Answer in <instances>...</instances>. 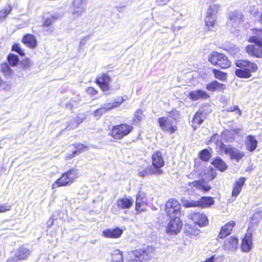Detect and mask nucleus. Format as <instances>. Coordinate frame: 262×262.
Segmentation results:
<instances>
[{
	"label": "nucleus",
	"mask_w": 262,
	"mask_h": 262,
	"mask_svg": "<svg viewBox=\"0 0 262 262\" xmlns=\"http://www.w3.org/2000/svg\"><path fill=\"white\" fill-rule=\"evenodd\" d=\"M259 21L262 24V13H261V15L260 16Z\"/></svg>",
	"instance_id": "nucleus-59"
},
{
	"label": "nucleus",
	"mask_w": 262,
	"mask_h": 262,
	"mask_svg": "<svg viewBox=\"0 0 262 262\" xmlns=\"http://www.w3.org/2000/svg\"><path fill=\"white\" fill-rule=\"evenodd\" d=\"M234 50H235L234 53H236L238 51V49L237 48H235Z\"/></svg>",
	"instance_id": "nucleus-61"
},
{
	"label": "nucleus",
	"mask_w": 262,
	"mask_h": 262,
	"mask_svg": "<svg viewBox=\"0 0 262 262\" xmlns=\"http://www.w3.org/2000/svg\"><path fill=\"white\" fill-rule=\"evenodd\" d=\"M244 15L239 11L230 12L228 14L227 25L236 28L243 21Z\"/></svg>",
	"instance_id": "nucleus-12"
},
{
	"label": "nucleus",
	"mask_w": 262,
	"mask_h": 262,
	"mask_svg": "<svg viewBox=\"0 0 262 262\" xmlns=\"http://www.w3.org/2000/svg\"><path fill=\"white\" fill-rule=\"evenodd\" d=\"M152 164L154 174L158 176L163 173V171L161 169L164 165L162 154L160 151H157L152 155Z\"/></svg>",
	"instance_id": "nucleus-9"
},
{
	"label": "nucleus",
	"mask_w": 262,
	"mask_h": 262,
	"mask_svg": "<svg viewBox=\"0 0 262 262\" xmlns=\"http://www.w3.org/2000/svg\"><path fill=\"white\" fill-rule=\"evenodd\" d=\"M54 224V219L50 217L47 223V227L50 228Z\"/></svg>",
	"instance_id": "nucleus-55"
},
{
	"label": "nucleus",
	"mask_w": 262,
	"mask_h": 262,
	"mask_svg": "<svg viewBox=\"0 0 262 262\" xmlns=\"http://www.w3.org/2000/svg\"><path fill=\"white\" fill-rule=\"evenodd\" d=\"M211 189V187L209 185H204L202 184V188L201 190H204L205 191H208Z\"/></svg>",
	"instance_id": "nucleus-56"
},
{
	"label": "nucleus",
	"mask_w": 262,
	"mask_h": 262,
	"mask_svg": "<svg viewBox=\"0 0 262 262\" xmlns=\"http://www.w3.org/2000/svg\"><path fill=\"white\" fill-rule=\"evenodd\" d=\"M246 178L244 177H242L237 181L236 182L235 185L242 188L243 185L244 184Z\"/></svg>",
	"instance_id": "nucleus-51"
},
{
	"label": "nucleus",
	"mask_w": 262,
	"mask_h": 262,
	"mask_svg": "<svg viewBox=\"0 0 262 262\" xmlns=\"http://www.w3.org/2000/svg\"><path fill=\"white\" fill-rule=\"evenodd\" d=\"M242 188L235 185L232 190V196H236L241 192Z\"/></svg>",
	"instance_id": "nucleus-49"
},
{
	"label": "nucleus",
	"mask_w": 262,
	"mask_h": 262,
	"mask_svg": "<svg viewBox=\"0 0 262 262\" xmlns=\"http://www.w3.org/2000/svg\"><path fill=\"white\" fill-rule=\"evenodd\" d=\"M88 0H75L74 2V9L72 17L73 18L80 16L85 10V5Z\"/></svg>",
	"instance_id": "nucleus-13"
},
{
	"label": "nucleus",
	"mask_w": 262,
	"mask_h": 262,
	"mask_svg": "<svg viewBox=\"0 0 262 262\" xmlns=\"http://www.w3.org/2000/svg\"><path fill=\"white\" fill-rule=\"evenodd\" d=\"M255 36H251L248 41L254 42L255 45H248L246 47L247 52L251 56L257 57H262V29H255Z\"/></svg>",
	"instance_id": "nucleus-2"
},
{
	"label": "nucleus",
	"mask_w": 262,
	"mask_h": 262,
	"mask_svg": "<svg viewBox=\"0 0 262 262\" xmlns=\"http://www.w3.org/2000/svg\"><path fill=\"white\" fill-rule=\"evenodd\" d=\"M152 247L148 246L143 250L132 251L129 253L130 258L127 262H141L142 260H149L154 253Z\"/></svg>",
	"instance_id": "nucleus-4"
},
{
	"label": "nucleus",
	"mask_w": 262,
	"mask_h": 262,
	"mask_svg": "<svg viewBox=\"0 0 262 262\" xmlns=\"http://www.w3.org/2000/svg\"><path fill=\"white\" fill-rule=\"evenodd\" d=\"M153 168L151 166L147 167L146 168H141L139 170V176L142 177H146L150 174H154L152 173Z\"/></svg>",
	"instance_id": "nucleus-39"
},
{
	"label": "nucleus",
	"mask_w": 262,
	"mask_h": 262,
	"mask_svg": "<svg viewBox=\"0 0 262 262\" xmlns=\"http://www.w3.org/2000/svg\"><path fill=\"white\" fill-rule=\"evenodd\" d=\"M12 51L17 52L20 55H25L24 51L20 48L19 44H14L12 47Z\"/></svg>",
	"instance_id": "nucleus-46"
},
{
	"label": "nucleus",
	"mask_w": 262,
	"mask_h": 262,
	"mask_svg": "<svg viewBox=\"0 0 262 262\" xmlns=\"http://www.w3.org/2000/svg\"><path fill=\"white\" fill-rule=\"evenodd\" d=\"M258 213L259 212H262V207L258 208Z\"/></svg>",
	"instance_id": "nucleus-60"
},
{
	"label": "nucleus",
	"mask_w": 262,
	"mask_h": 262,
	"mask_svg": "<svg viewBox=\"0 0 262 262\" xmlns=\"http://www.w3.org/2000/svg\"><path fill=\"white\" fill-rule=\"evenodd\" d=\"M12 260H11V259H8V260H7V262H12Z\"/></svg>",
	"instance_id": "nucleus-62"
},
{
	"label": "nucleus",
	"mask_w": 262,
	"mask_h": 262,
	"mask_svg": "<svg viewBox=\"0 0 262 262\" xmlns=\"http://www.w3.org/2000/svg\"><path fill=\"white\" fill-rule=\"evenodd\" d=\"M12 8L9 6L4 10L0 11V23L4 21L6 18L7 16L10 13Z\"/></svg>",
	"instance_id": "nucleus-43"
},
{
	"label": "nucleus",
	"mask_w": 262,
	"mask_h": 262,
	"mask_svg": "<svg viewBox=\"0 0 262 262\" xmlns=\"http://www.w3.org/2000/svg\"><path fill=\"white\" fill-rule=\"evenodd\" d=\"M125 8V6H117L116 9L118 11L121 12L123 11L124 8Z\"/></svg>",
	"instance_id": "nucleus-57"
},
{
	"label": "nucleus",
	"mask_w": 262,
	"mask_h": 262,
	"mask_svg": "<svg viewBox=\"0 0 262 262\" xmlns=\"http://www.w3.org/2000/svg\"><path fill=\"white\" fill-rule=\"evenodd\" d=\"M234 225L235 222L233 221H231L227 223L224 226L222 227L218 237L223 238L229 235L231 233Z\"/></svg>",
	"instance_id": "nucleus-22"
},
{
	"label": "nucleus",
	"mask_w": 262,
	"mask_h": 262,
	"mask_svg": "<svg viewBox=\"0 0 262 262\" xmlns=\"http://www.w3.org/2000/svg\"><path fill=\"white\" fill-rule=\"evenodd\" d=\"M86 92L88 94L91 95H95L98 93V91L93 87H89L86 89Z\"/></svg>",
	"instance_id": "nucleus-50"
},
{
	"label": "nucleus",
	"mask_w": 262,
	"mask_h": 262,
	"mask_svg": "<svg viewBox=\"0 0 262 262\" xmlns=\"http://www.w3.org/2000/svg\"><path fill=\"white\" fill-rule=\"evenodd\" d=\"M146 199L143 192H139L137 194L136 201V209L138 211H142L145 209Z\"/></svg>",
	"instance_id": "nucleus-19"
},
{
	"label": "nucleus",
	"mask_w": 262,
	"mask_h": 262,
	"mask_svg": "<svg viewBox=\"0 0 262 262\" xmlns=\"http://www.w3.org/2000/svg\"><path fill=\"white\" fill-rule=\"evenodd\" d=\"M212 72L215 78L222 81H226L227 79V74L226 73L215 69H213Z\"/></svg>",
	"instance_id": "nucleus-32"
},
{
	"label": "nucleus",
	"mask_w": 262,
	"mask_h": 262,
	"mask_svg": "<svg viewBox=\"0 0 262 262\" xmlns=\"http://www.w3.org/2000/svg\"><path fill=\"white\" fill-rule=\"evenodd\" d=\"M191 219L200 226H206L208 220L205 214L200 212H194L190 215Z\"/></svg>",
	"instance_id": "nucleus-16"
},
{
	"label": "nucleus",
	"mask_w": 262,
	"mask_h": 262,
	"mask_svg": "<svg viewBox=\"0 0 262 262\" xmlns=\"http://www.w3.org/2000/svg\"><path fill=\"white\" fill-rule=\"evenodd\" d=\"M9 63L12 66H15L17 64L19 61L18 57L14 54H10L7 57Z\"/></svg>",
	"instance_id": "nucleus-42"
},
{
	"label": "nucleus",
	"mask_w": 262,
	"mask_h": 262,
	"mask_svg": "<svg viewBox=\"0 0 262 262\" xmlns=\"http://www.w3.org/2000/svg\"><path fill=\"white\" fill-rule=\"evenodd\" d=\"M205 116L203 114L202 111H198L196 113L193 118V123L197 124H201L202 123L205 119Z\"/></svg>",
	"instance_id": "nucleus-34"
},
{
	"label": "nucleus",
	"mask_w": 262,
	"mask_h": 262,
	"mask_svg": "<svg viewBox=\"0 0 262 262\" xmlns=\"http://www.w3.org/2000/svg\"><path fill=\"white\" fill-rule=\"evenodd\" d=\"M111 81V77L106 73L102 74L96 79L97 83L103 92L107 91L109 90V84Z\"/></svg>",
	"instance_id": "nucleus-14"
},
{
	"label": "nucleus",
	"mask_w": 262,
	"mask_h": 262,
	"mask_svg": "<svg viewBox=\"0 0 262 262\" xmlns=\"http://www.w3.org/2000/svg\"><path fill=\"white\" fill-rule=\"evenodd\" d=\"M22 42L30 48L34 49L37 46L36 38L32 34L25 35L22 39Z\"/></svg>",
	"instance_id": "nucleus-26"
},
{
	"label": "nucleus",
	"mask_w": 262,
	"mask_h": 262,
	"mask_svg": "<svg viewBox=\"0 0 262 262\" xmlns=\"http://www.w3.org/2000/svg\"><path fill=\"white\" fill-rule=\"evenodd\" d=\"M214 200L212 197L202 196L197 200L198 207L201 208L208 207L214 204Z\"/></svg>",
	"instance_id": "nucleus-28"
},
{
	"label": "nucleus",
	"mask_w": 262,
	"mask_h": 262,
	"mask_svg": "<svg viewBox=\"0 0 262 262\" xmlns=\"http://www.w3.org/2000/svg\"><path fill=\"white\" fill-rule=\"evenodd\" d=\"M227 111L228 112H235L236 114H238L239 115H241V110L239 109L238 106L233 105L227 108Z\"/></svg>",
	"instance_id": "nucleus-47"
},
{
	"label": "nucleus",
	"mask_w": 262,
	"mask_h": 262,
	"mask_svg": "<svg viewBox=\"0 0 262 262\" xmlns=\"http://www.w3.org/2000/svg\"><path fill=\"white\" fill-rule=\"evenodd\" d=\"M133 129L132 126L122 124L115 126L113 127L111 135L116 139H121L124 136L128 135Z\"/></svg>",
	"instance_id": "nucleus-10"
},
{
	"label": "nucleus",
	"mask_w": 262,
	"mask_h": 262,
	"mask_svg": "<svg viewBox=\"0 0 262 262\" xmlns=\"http://www.w3.org/2000/svg\"><path fill=\"white\" fill-rule=\"evenodd\" d=\"M199 156L201 160L205 161H208L211 155L208 149H205L200 152Z\"/></svg>",
	"instance_id": "nucleus-41"
},
{
	"label": "nucleus",
	"mask_w": 262,
	"mask_h": 262,
	"mask_svg": "<svg viewBox=\"0 0 262 262\" xmlns=\"http://www.w3.org/2000/svg\"><path fill=\"white\" fill-rule=\"evenodd\" d=\"M1 70L2 72L6 77H10L13 73L12 70L6 63L2 64Z\"/></svg>",
	"instance_id": "nucleus-38"
},
{
	"label": "nucleus",
	"mask_w": 262,
	"mask_h": 262,
	"mask_svg": "<svg viewBox=\"0 0 262 262\" xmlns=\"http://www.w3.org/2000/svg\"><path fill=\"white\" fill-rule=\"evenodd\" d=\"M178 116V112L176 111H172L168 113L166 116L159 118L157 122L162 130L170 135L174 133L178 129L177 122Z\"/></svg>",
	"instance_id": "nucleus-1"
},
{
	"label": "nucleus",
	"mask_w": 262,
	"mask_h": 262,
	"mask_svg": "<svg viewBox=\"0 0 262 262\" xmlns=\"http://www.w3.org/2000/svg\"><path fill=\"white\" fill-rule=\"evenodd\" d=\"M181 204L177 200L169 199L166 204L165 210L167 215L171 218L178 217L180 214Z\"/></svg>",
	"instance_id": "nucleus-8"
},
{
	"label": "nucleus",
	"mask_w": 262,
	"mask_h": 262,
	"mask_svg": "<svg viewBox=\"0 0 262 262\" xmlns=\"http://www.w3.org/2000/svg\"><path fill=\"white\" fill-rule=\"evenodd\" d=\"M239 69H236L235 70V73L236 75L241 78H249L251 76V74H250L249 72H247L244 69H243L242 67H239Z\"/></svg>",
	"instance_id": "nucleus-31"
},
{
	"label": "nucleus",
	"mask_w": 262,
	"mask_h": 262,
	"mask_svg": "<svg viewBox=\"0 0 262 262\" xmlns=\"http://www.w3.org/2000/svg\"><path fill=\"white\" fill-rule=\"evenodd\" d=\"M225 151L226 153L229 154L230 158L232 159L236 160L237 162H238L239 160L242 159L245 156L244 153L242 152L239 150L232 147L226 148Z\"/></svg>",
	"instance_id": "nucleus-23"
},
{
	"label": "nucleus",
	"mask_w": 262,
	"mask_h": 262,
	"mask_svg": "<svg viewBox=\"0 0 262 262\" xmlns=\"http://www.w3.org/2000/svg\"><path fill=\"white\" fill-rule=\"evenodd\" d=\"M252 245V233L247 232L242 243V249L244 252H248L251 249Z\"/></svg>",
	"instance_id": "nucleus-21"
},
{
	"label": "nucleus",
	"mask_w": 262,
	"mask_h": 262,
	"mask_svg": "<svg viewBox=\"0 0 262 262\" xmlns=\"http://www.w3.org/2000/svg\"><path fill=\"white\" fill-rule=\"evenodd\" d=\"M134 200L131 196H126L118 199L116 200L115 205L112 207V211L117 214L119 210H128L133 205Z\"/></svg>",
	"instance_id": "nucleus-7"
},
{
	"label": "nucleus",
	"mask_w": 262,
	"mask_h": 262,
	"mask_svg": "<svg viewBox=\"0 0 262 262\" xmlns=\"http://www.w3.org/2000/svg\"><path fill=\"white\" fill-rule=\"evenodd\" d=\"M180 29H181V27H179V26H174L173 27V30L174 31H176V30H180Z\"/></svg>",
	"instance_id": "nucleus-58"
},
{
	"label": "nucleus",
	"mask_w": 262,
	"mask_h": 262,
	"mask_svg": "<svg viewBox=\"0 0 262 262\" xmlns=\"http://www.w3.org/2000/svg\"><path fill=\"white\" fill-rule=\"evenodd\" d=\"M142 116V111L141 110H138L134 114V121L135 122H138L141 120Z\"/></svg>",
	"instance_id": "nucleus-44"
},
{
	"label": "nucleus",
	"mask_w": 262,
	"mask_h": 262,
	"mask_svg": "<svg viewBox=\"0 0 262 262\" xmlns=\"http://www.w3.org/2000/svg\"><path fill=\"white\" fill-rule=\"evenodd\" d=\"M30 253V250L24 246H21L18 248L15 254V257L13 259L16 260L17 259H25L28 257Z\"/></svg>",
	"instance_id": "nucleus-24"
},
{
	"label": "nucleus",
	"mask_w": 262,
	"mask_h": 262,
	"mask_svg": "<svg viewBox=\"0 0 262 262\" xmlns=\"http://www.w3.org/2000/svg\"><path fill=\"white\" fill-rule=\"evenodd\" d=\"M188 186L191 188L194 187L196 189L201 190V188H202V183L200 181H194L189 183Z\"/></svg>",
	"instance_id": "nucleus-45"
},
{
	"label": "nucleus",
	"mask_w": 262,
	"mask_h": 262,
	"mask_svg": "<svg viewBox=\"0 0 262 262\" xmlns=\"http://www.w3.org/2000/svg\"><path fill=\"white\" fill-rule=\"evenodd\" d=\"M206 89L211 92L221 91L225 89V84L213 80L206 85Z\"/></svg>",
	"instance_id": "nucleus-27"
},
{
	"label": "nucleus",
	"mask_w": 262,
	"mask_h": 262,
	"mask_svg": "<svg viewBox=\"0 0 262 262\" xmlns=\"http://www.w3.org/2000/svg\"><path fill=\"white\" fill-rule=\"evenodd\" d=\"M62 16L59 13H54L50 17L47 18L43 23V25L46 27L50 26L53 23V20H56Z\"/></svg>",
	"instance_id": "nucleus-35"
},
{
	"label": "nucleus",
	"mask_w": 262,
	"mask_h": 262,
	"mask_svg": "<svg viewBox=\"0 0 262 262\" xmlns=\"http://www.w3.org/2000/svg\"><path fill=\"white\" fill-rule=\"evenodd\" d=\"M123 230L119 227L113 229H107L103 230L102 235L107 238H119L122 234Z\"/></svg>",
	"instance_id": "nucleus-20"
},
{
	"label": "nucleus",
	"mask_w": 262,
	"mask_h": 262,
	"mask_svg": "<svg viewBox=\"0 0 262 262\" xmlns=\"http://www.w3.org/2000/svg\"><path fill=\"white\" fill-rule=\"evenodd\" d=\"M188 96L189 98L193 101H196L199 99H207L210 97L209 95L205 91L202 90L191 91Z\"/></svg>",
	"instance_id": "nucleus-17"
},
{
	"label": "nucleus",
	"mask_w": 262,
	"mask_h": 262,
	"mask_svg": "<svg viewBox=\"0 0 262 262\" xmlns=\"http://www.w3.org/2000/svg\"><path fill=\"white\" fill-rule=\"evenodd\" d=\"M124 99L122 97H119L117 98V99L113 103H105L106 106L107 107V110H111L115 107L119 106L123 102Z\"/></svg>",
	"instance_id": "nucleus-33"
},
{
	"label": "nucleus",
	"mask_w": 262,
	"mask_h": 262,
	"mask_svg": "<svg viewBox=\"0 0 262 262\" xmlns=\"http://www.w3.org/2000/svg\"><path fill=\"white\" fill-rule=\"evenodd\" d=\"M182 226V223L179 217L171 218L168 222L166 232L170 234H176L179 233Z\"/></svg>",
	"instance_id": "nucleus-11"
},
{
	"label": "nucleus",
	"mask_w": 262,
	"mask_h": 262,
	"mask_svg": "<svg viewBox=\"0 0 262 262\" xmlns=\"http://www.w3.org/2000/svg\"><path fill=\"white\" fill-rule=\"evenodd\" d=\"M73 146L76 149L74 151H76L77 155L78 153L83 152L90 149V147L89 146L79 143H75L73 144Z\"/></svg>",
	"instance_id": "nucleus-36"
},
{
	"label": "nucleus",
	"mask_w": 262,
	"mask_h": 262,
	"mask_svg": "<svg viewBox=\"0 0 262 262\" xmlns=\"http://www.w3.org/2000/svg\"><path fill=\"white\" fill-rule=\"evenodd\" d=\"M76 154V151H73L72 154H67L66 156V160H70L72 159Z\"/></svg>",
	"instance_id": "nucleus-54"
},
{
	"label": "nucleus",
	"mask_w": 262,
	"mask_h": 262,
	"mask_svg": "<svg viewBox=\"0 0 262 262\" xmlns=\"http://www.w3.org/2000/svg\"><path fill=\"white\" fill-rule=\"evenodd\" d=\"M236 64L237 67H242L250 74L251 72H255L257 69L256 64L248 60H242L237 61Z\"/></svg>",
	"instance_id": "nucleus-18"
},
{
	"label": "nucleus",
	"mask_w": 262,
	"mask_h": 262,
	"mask_svg": "<svg viewBox=\"0 0 262 262\" xmlns=\"http://www.w3.org/2000/svg\"><path fill=\"white\" fill-rule=\"evenodd\" d=\"M208 175L210 180H211L215 178L216 175V172L213 169H211L208 172Z\"/></svg>",
	"instance_id": "nucleus-52"
},
{
	"label": "nucleus",
	"mask_w": 262,
	"mask_h": 262,
	"mask_svg": "<svg viewBox=\"0 0 262 262\" xmlns=\"http://www.w3.org/2000/svg\"><path fill=\"white\" fill-rule=\"evenodd\" d=\"M215 167L221 171H224L227 168V165L220 157H216L212 162Z\"/></svg>",
	"instance_id": "nucleus-29"
},
{
	"label": "nucleus",
	"mask_w": 262,
	"mask_h": 262,
	"mask_svg": "<svg viewBox=\"0 0 262 262\" xmlns=\"http://www.w3.org/2000/svg\"><path fill=\"white\" fill-rule=\"evenodd\" d=\"M238 241L236 237L230 236L224 241L223 247L225 250L234 251L237 248Z\"/></svg>",
	"instance_id": "nucleus-15"
},
{
	"label": "nucleus",
	"mask_w": 262,
	"mask_h": 262,
	"mask_svg": "<svg viewBox=\"0 0 262 262\" xmlns=\"http://www.w3.org/2000/svg\"><path fill=\"white\" fill-rule=\"evenodd\" d=\"M182 205L185 208L198 207L197 201L189 200L185 199L181 200Z\"/></svg>",
	"instance_id": "nucleus-37"
},
{
	"label": "nucleus",
	"mask_w": 262,
	"mask_h": 262,
	"mask_svg": "<svg viewBox=\"0 0 262 262\" xmlns=\"http://www.w3.org/2000/svg\"><path fill=\"white\" fill-rule=\"evenodd\" d=\"M171 0H156V3L158 6H164L166 5Z\"/></svg>",
	"instance_id": "nucleus-53"
},
{
	"label": "nucleus",
	"mask_w": 262,
	"mask_h": 262,
	"mask_svg": "<svg viewBox=\"0 0 262 262\" xmlns=\"http://www.w3.org/2000/svg\"><path fill=\"white\" fill-rule=\"evenodd\" d=\"M108 110H107L105 103L102 107L95 110L93 112V114L96 118H99L102 115V114L105 113Z\"/></svg>",
	"instance_id": "nucleus-40"
},
{
	"label": "nucleus",
	"mask_w": 262,
	"mask_h": 262,
	"mask_svg": "<svg viewBox=\"0 0 262 262\" xmlns=\"http://www.w3.org/2000/svg\"><path fill=\"white\" fill-rule=\"evenodd\" d=\"M78 171L77 169L73 168L69 170L56 180L52 185V188L71 185L78 178Z\"/></svg>",
	"instance_id": "nucleus-3"
},
{
	"label": "nucleus",
	"mask_w": 262,
	"mask_h": 262,
	"mask_svg": "<svg viewBox=\"0 0 262 262\" xmlns=\"http://www.w3.org/2000/svg\"><path fill=\"white\" fill-rule=\"evenodd\" d=\"M122 252L118 249L114 250L111 253V262H123Z\"/></svg>",
	"instance_id": "nucleus-30"
},
{
	"label": "nucleus",
	"mask_w": 262,
	"mask_h": 262,
	"mask_svg": "<svg viewBox=\"0 0 262 262\" xmlns=\"http://www.w3.org/2000/svg\"><path fill=\"white\" fill-rule=\"evenodd\" d=\"M208 61L213 65L222 69H227L231 66V62L227 56L216 51L212 52L209 54Z\"/></svg>",
	"instance_id": "nucleus-6"
},
{
	"label": "nucleus",
	"mask_w": 262,
	"mask_h": 262,
	"mask_svg": "<svg viewBox=\"0 0 262 262\" xmlns=\"http://www.w3.org/2000/svg\"><path fill=\"white\" fill-rule=\"evenodd\" d=\"M209 5L207 9L205 23L208 27H213L220 6L215 0H206Z\"/></svg>",
	"instance_id": "nucleus-5"
},
{
	"label": "nucleus",
	"mask_w": 262,
	"mask_h": 262,
	"mask_svg": "<svg viewBox=\"0 0 262 262\" xmlns=\"http://www.w3.org/2000/svg\"><path fill=\"white\" fill-rule=\"evenodd\" d=\"M258 142L255 137L252 135H248L245 140V145L247 150L252 152L257 146Z\"/></svg>",
	"instance_id": "nucleus-25"
},
{
	"label": "nucleus",
	"mask_w": 262,
	"mask_h": 262,
	"mask_svg": "<svg viewBox=\"0 0 262 262\" xmlns=\"http://www.w3.org/2000/svg\"><path fill=\"white\" fill-rule=\"evenodd\" d=\"M11 206L8 204L5 203L4 204H0V213H3L10 210Z\"/></svg>",
	"instance_id": "nucleus-48"
}]
</instances>
